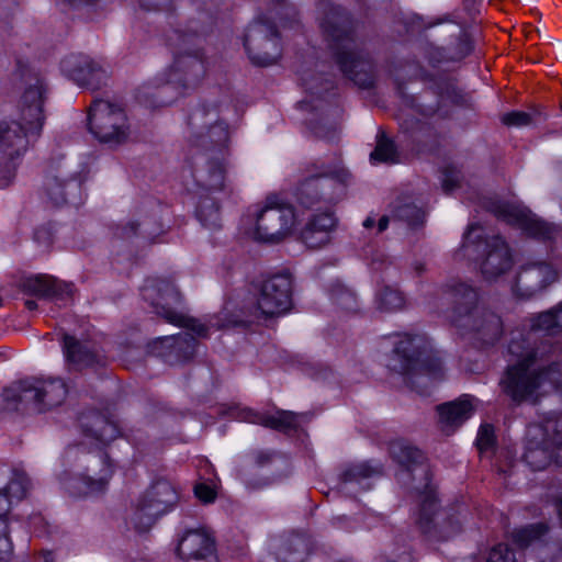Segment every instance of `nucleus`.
Here are the masks:
<instances>
[{
	"mask_svg": "<svg viewBox=\"0 0 562 562\" xmlns=\"http://www.w3.org/2000/svg\"><path fill=\"white\" fill-rule=\"evenodd\" d=\"M562 328V304L532 318L530 330L513 336L508 366L499 384L515 403H537L554 391L562 396V363L553 361L558 348L548 341L537 344L540 333Z\"/></svg>",
	"mask_w": 562,
	"mask_h": 562,
	"instance_id": "1",
	"label": "nucleus"
},
{
	"mask_svg": "<svg viewBox=\"0 0 562 562\" xmlns=\"http://www.w3.org/2000/svg\"><path fill=\"white\" fill-rule=\"evenodd\" d=\"M44 85L36 79L22 95L19 117L0 122V164H8L25 153L30 138L37 136L44 124Z\"/></svg>",
	"mask_w": 562,
	"mask_h": 562,
	"instance_id": "2",
	"label": "nucleus"
},
{
	"mask_svg": "<svg viewBox=\"0 0 562 562\" xmlns=\"http://www.w3.org/2000/svg\"><path fill=\"white\" fill-rule=\"evenodd\" d=\"M524 460L536 471L552 462L562 465V415H550L528 426Z\"/></svg>",
	"mask_w": 562,
	"mask_h": 562,
	"instance_id": "3",
	"label": "nucleus"
},
{
	"mask_svg": "<svg viewBox=\"0 0 562 562\" xmlns=\"http://www.w3.org/2000/svg\"><path fill=\"white\" fill-rule=\"evenodd\" d=\"M67 395V386L60 379L32 378L7 387L3 398L9 407L44 411L60 405Z\"/></svg>",
	"mask_w": 562,
	"mask_h": 562,
	"instance_id": "4",
	"label": "nucleus"
},
{
	"mask_svg": "<svg viewBox=\"0 0 562 562\" xmlns=\"http://www.w3.org/2000/svg\"><path fill=\"white\" fill-rule=\"evenodd\" d=\"M143 296L145 300L151 302L153 306L156 308V313L162 316L167 322L179 327L188 328L196 336L206 335L207 328L198 319L188 317L173 307V305L180 303L181 296L170 282L159 280L146 283L143 288Z\"/></svg>",
	"mask_w": 562,
	"mask_h": 562,
	"instance_id": "5",
	"label": "nucleus"
},
{
	"mask_svg": "<svg viewBox=\"0 0 562 562\" xmlns=\"http://www.w3.org/2000/svg\"><path fill=\"white\" fill-rule=\"evenodd\" d=\"M420 336L405 334L396 342L394 352L401 359L400 372L413 373L412 383H422L425 378L437 381L442 378V366L437 357L424 356L419 350L424 344Z\"/></svg>",
	"mask_w": 562,
	"mask_h": 562,
	"instance_id": "6",
	"label": "nucleus"
},
{
	"mask_svg": "<svg viewBox=\"0 0 562 562\" xmlns=\"http://www.w3.org/2000/svg\"><path fill=\"white\" fill-rule=\"evenodd\" d=\"M89 130L101 143L121 144L128 137L130 124L120 105L98 100L90 108Z\"/></svg>",
	"mask_w": 562,
	"mask_h": 562,
	"instance_id": "7",
	"label": "nucleus"
},
{
	"mask_svg": "<svg viewBox=\"0 0 562 562\" xmlns=\"http://www.w3.org/2000/svg\"><path fill=\"white\" fill-rule=\"evenodd\" d=\"M296 218L292 206L268 199L266 205L256 216L254 238L278 243L289 236Z\"/></svg>",
	"mask_w": 562,
	"mask_h": 562,
	"instance_id": "8",
	"label": "nucleus"
},
{
	"mask_svg": "<svg viewBox=\"0 0 562 562\" xmlns=\"http://www.w3.org/2000/svg\"><path fill=\"white\" fill-rule=\"evenodd\" d=\"M245 48L250 59L260 66L274 64L280 55V40L276 27L268 22H255L246 31Z\"/></svg>",
	"mask_w": 562,
	"mask_h": 562,
	"instance_id": "9",
	"label": "nucleus"
},
{
	"mask_svg": "<svg viewBox=\"0 0 562 562\" xmlns=\"http://www.w3.org/2000/svg\"><path fill=\"white\" fill-rule=\"evenodd\" d=\"M292 279L289 274H277L268 279L261 288L257 308L267 317L279 316L291 307Z\"/></svg>",
	"mask_w": 562,
	"mask_h": 562,
	"instance_id": "10",
	"label": "nucleus"
},
{
	"mask_svg": "<svg viewBox=\"0 0 562 562\" xmlns=\"http://www.w3.org/2000/svg\"><path fill=\"white\" fill-rule=\"evenodd\" d=\"M63 72L77 85L99 89L109 78L108 69L85 55H70L61 61Z\"/></svg>",
	"mask_w": 562,
	"mask_h": 562,
	"instance_id": "11",
	"label": "nucleus"
},
{
	"mask_svg": "<svg viewBox=\"0 0 562 562\" xmlns=\"http://www.w3.org/2000/svg\"><path fill=\"white\" fill-rule=\"evenodd\" d=\"M330 37V46L341 71L360 86H366L367 80L360 77L364 63L353 50V41L350 35L339 29H335Z\"/></svg>",
	"mask_w": 562,
	"mask_h": 562,
	"instance_id": "12",
	"label": "nucleus"
},
{
	"mask_svg": "<svg viewBox=\"0 0 562 562\" xmlns=\"http://www.w3.org/2000/svg\"><path fill=\"white\" fill-rule=\"evenodd\" d=\"M475 251L483 254L480 262L482 274L491 280L504 273L512 266L509 249L499 237H493L491 240H479L475 244Z\"/></svg>",
	"mask_w": 562,
	"mask_h": 562,
	"instance_id": "13",
	"label": "nucleus"
},
{
	"mask_svg": "<svg viewBox=\"0 0 562 562\" xmlns=\"http://www.w3.org/2000/svg\"><path fill=\"white\" fill-rule=\"evenodd\" d=\"M497 217L520 226L529 235L539 238H551L554 228L536 217L528 209L519 205H501L495 211Z\"/></svg>",
	"mask_w": 562,
	"mask_h": 562,
	"instance_id": "14",
	"label": "nucleus"
},
{
	"mask_svg": "<svg viewBox=\"0 0 562 562\" xmlns=\"http://www.w3.org/2000/svg\"><path fill=\"white\" fill-rule=\"evenodd\" d=\"M190 124L198 131L199 137L207 138L212 144L222 145L228 138L227 126L218 120L216 109H196L190 116Z\"/></svg>",
	"mask_w": 562,
	"mask_h": 562,
	"instance_id": "15",
	"label": "nucleus"
},
{
	"mask_svg": "<svg viewBox=\"0 0 562 562\" xmlns=\"http://www.w3.org/2000/svg\"><path fill=\"white\" fill-rule=\"evenodd\" d=\"M241 422L262 425L277 430L295 429L305 419V415H297L290 411H277L273 414L255 412L251 408H240L236 414Z\"/></svg>",
	"mask_w": 562,
	"mask_h": 562,
	"instance_id": "16",
	"label": "nucleus"
},
{
	"mask_svg": "<svg viewBox=\"0 0 562 562\" xmlns=\"http://www.w3.org/2000/svg\"><path fill=\"white\" fill-rule=\"evenodd\" d=\"M212 539L204 529H191L180 538L177 552L186 562H201L212 553Z\"/></svg>",
	"mask_w": 562,
	"mask_h": 562,
	"instance_id": "17",
	"label": "nucleus"
},
{
	"mask_svg": "<svg viewBox=\"0 0 562 562\" xmlns=\"http://www.w3.org/2000/svg\"><path fill=\"white\" fill-rule=\"evenodd\" d=\"M456 322L460 327H470L475 330L487 344L496 340L502 334L501 318L493 313H480L474 310L467 312Z\"/></svg>",
	"mask_w": 562,
	"mask_h": 562,
	"instance_id": "18",
	"label": "nucleus"
},
{
	"mask_svg": "<svg viewBox=\"0 0 562 562\" xmlns=\"http://www.w3.org/2000/svg\"><path fill=\"white\" fill-rule=\"evenodd\" d=\"M473 398L463 395L459 400L438 406L439 423L447 434L469 419L473 414Z\"/></svg>",
	"mask_w": 562,
	"mask_h": 562,
	"instance_id": "19",
	"label": "nucleus"
},
{
	"mask_svg": "<svg viewBox=\"0 0 562 562\" xmlns=\"http://www.w3.org/2000/svg\"><path fill=\"white\" fill-rule=\"evenodd\" d=\"M111 474V465L105 463L100 476L93 477L91 475H83L66 480L63 485L65 490L75 497L94 495L106 488Z\"/></svg>",
	"mask_w": 562,
	"mask_h": 562,
	"instance_id": "20",
	"label": "nucleus"
},
{
	"mask_svg": "<svg viewBox=\"0 0 562 562\" xmlns=\"http://www.w3.org/2000/svg\"><path fill=\"white\" fill-rule=\"evenodd\" d=\"M24 286L32 293L41 296H55L65 299L72 295V284L58 281L50 277H33L25 281Z\"/></svg>",
	"mask_w": 562,
	"mask_h": 562,
	"instance_id": "21",
	"label": "nucleus"
},
{
	"mask_svg": "<svg viewBox=\"0 0 562 562\" xmlns=\"http://www.w3.org/2000/svg\"><path fill=\"white\" fill-rule=\"evenodd\" d=\"M144 496L156 507V513H168L178 502V492L168 481L155 482Z\"/></svg>",
	"mask_w": 562,
	"mask_h": 562,
	"instance_id": "22",
	"label": "nucleus"
},
{
	"mask_svg": "<svg viewBox=\"0 0 562 562\" xmlns=\"http://www.w3.org/2000/svg\"><path fill=\"white\" fill-rule=\"evenodd\" d=\"M162 513H156V507L143 495L135 504L130 522L139 531H147Z\"/></svg>",
	"mask_w": 562,
	"mask_h": 562,
	"instance_id": "23",
	"label": "nucleus"
},
{
	"mask_svg": "<svg viewBox=\"0 0 562 562\" xmlns=\"http://www.w3.org/2000/svg\"><path fill=\"white\" fill-rule=\"evenodd\" d=\"M64 351L67 361L78 367L90 366L94 361L90 347L69 335L64 336Z\"/></svg>",
	"mask_w": 562,
	"mask_h": 562,
	"instance_id": "24",
	"label": "nucleus"
},
{
	"mask_svg": "<svg viewBox=\"0 0 562 562\" xmlns=\"http://www.w3.org/2000/svg\"><path fill=\"white\" fill-rule=\"evenodd\" d=\"M557 279L555 271L546 263H539L533 266L532 268L526 269L519 277V282L522 284H528L533 280H540L541 284L538 286V290L543 289L547 284L553 282ZM537 289H531L529 295L533 294Z\"/></svg>",
	"mask_w": 562,
	"mask_h": 562,
	"instance_id": "25",
	"label": "nucleus"
},
{
	"mask_svg": "<svg viewBox=\"0 0 562 562\" xmlns=\"http://www.w3.org/2000/svg\"><path fill=\"white\" fill-rule=\"evenodd\" d=\"M391 454L400 464L409 470L413 464H418L424 459L420 450L403 441H396L391 445Z\"/></svg>",
	"mask_w": 562,
	"mask_h": 562,
	"instance_id": "26",
	"label": "nucleus"
},
{
	"mask_svg": "<svg viewBox=\"0 0 562 562\" xmlns=\"http://www.w3.org/2000/svg\"><path fill=\"white\" fill-rule=\"evenodd\" d=\"M549 532L546 524H532L514 532V541L521 546L527 547L536 541L542 540Z\"/></svg>",
	"mask_w": 562,
	"mask_h": 562,
	"instance_id": "27",
	"label": "nucleus"
},
{
	"mask_svg": "<svg viewBox=\"0 0 562 562\" xmlns=\"http://www.w3.org/2000/svg\"><path fill=\"white\" fill-rule=\"evenodd\" d=\"M372 164L397 162V153L391 140H389L383 133L378 135L375 149L370 155Z\"/></svg>",
	"mask_w": 562,
	"mask_h": 562,
	"instance_id": "28",
	"label": "nucleus"
},
{
	"mask_svg": "<svg viewBox=\"0 0 562 562\" xmlns=\"http://www.w3.org/2000/svg\"><path fill=\"white\" fill-rule=\"evenodd\" d=\"M176 69L172 70L169 82L172 85L179 83L181 81L180 71L183 72L184 77V86L193 83L192 71L202 69L201 63L196 58H188L184 60H177L175 65Z\"/></svg>",
	"mask_w": 562,
	"mask_h": 562,
	"instance_id": "29",
	"label": "nucleus"
},
{
	"mask_svg": "<svg viewBox=\"0 0 562 562\" xmlns=\"http://www.w3.org/2000/svg\"><path fill=\"white\" fill-rule=\"evenodd\" d=\"M29 487L30 482L27 476L22 472H16L8 485L0 491L8 495V497L12 499V503H14L21 501L26 495Z\"/></svg>",
	"mask_w": 562,
	"mask_h": 562,
	"instance_id": "30",
	"label": "nucleus"
},
{
	"mask_svg": "<svg viewBox=\"0 0 562 562\" xmlns=\"http://www.w3.org/2000/svg\"><path fill=\"white\" fill-rule=\"evenodd\" d=\"M379 308L383 311H397L405 304L402 293L391 286L384 288L378 295Z\"/></svg>",
	"mask_w": 562,
	"mask_h": 562,
	"instance_id": "31",
	"label": "nucleus"
},
{
	"mask_svg": "<svg viewBox=\"0 0 562 562\" xmlns=\"http://www.w3.org/2000/svg\"><path fill=\"white\" fill-rule=\"evenodd\" d=\"M302 239L307 247L319 248L329 241V235L317 229V222H310L302 232Z\"/></svg>",
	"mask_w": 562,
	"mask_h": 562,
	"instance_id": "32",
	"label": "nucleus"
},
{
	"mask_svg": "<svg viewBox=\"0 0 562 562\" xmlns=\"http://www.w3.org/2000/svg\"><path fill=\"white\" fill-rule=\"evenodd\" d=\"M321 181L318 178H311L301 183L297 189V198L302 205L310 206L316 199Z\"/></svg>",
	"mask_w": 562,
	"mask_h": 562,
	"instance_id": "33",
	"label": "nucleus"
},
{
	"mask_svg": "<svg viewBox=\"0 0 562 562\" xmlns=\"http://www.w3.org/2000/svg\"><path fill=\"white\" fill-rule=\"evenodd\" d=\"M13 552V546L9 537L8 521L0 517V561H7Z\"/></svg>",
	"mask_w": 562,
	"mask_h": 562,
	"instance_id": "34",
	"label": "nucleus"
},
{
	"mask_svg": "<svg viewBox=\"0 0 562 562\" xmlns=\"http://www.w3.org/2000/svg\"><path fill=\"white\" fill-rule=\"evenodd\" d=\"M486 562H517V560L513 550L505 544H498L490 551Z\"/></svg>",
	"mask_w": 562,
	"mask_h": 562,
	"instance_id": "35",
	"label": "nucleus"
},
{
	"mask_svg": "<svg viewBox=\"0 0 562 562\" xmlns=\"http://www.w3.org/2000/svg\"><path fill=\"white\" fill-rule=\"evenodd\" d=\"M502 122L507 126L520 127L529 125L531 123V116L526 112L514 111L504 114L502 116Z\"/></svg>",
	"mask_w": 562,
	"mask_h": 562,
	"instance_id": "36",
	"label": "nucleus"
},
{
	"mask_svg": "<svg viewBox=\"0 0 562 562\" xmlns=\"http://www.w3.org/2000/svg\"><path fill=\"white\" fill-rule=\"evenodd\" d=\"M494 429L491 425H482L476 437V445L480 451H485L493 446Z\"/></svg>",
	"mask_w": 562,
	"mask_h": 562,
	"instance_id": "37",
	"label": "nucleus"
},
{
	"mask_svg": "<svg viewBox=\"0 0 562 562\" xmlns=\"http://www.w3.org/2000/svg\"><path fill=\"white\" fill-rule=\"evenodd\" d=\"M435 508L436 498L432 495H427L424 499L419 517V524L422 528L425 529L426 532H428L427 524L432 520L429 513L432 512Z\"/></svg>",
	"mask_w": 562,
	"mask_h": 562,
	"instance_id": "38",
	"label": "nucleus"
},
{
	"mask_svg": "<svg viewBox=\"0 0 562 562\" xmlns=\"http://www.w3.org/2000/svg\"><path fill=\"white\" fill-rule=\"evenodd\" d=\"M378 472H379V470L376 468H373L368 463H361V464L355 465L352 469H350L346 475L351 481V480H358V479H363V477H370Z\"/></svg>",
	"mask_w": 562,
	"mask_h": 562,
	"instance_id": "39",
	"label": "nucleus"
},
{
	"mask_svg": "<svg viewBox=\"0 0 562 562\" xmlns=\"http://www.w3.org/2000/svg\"><path fill=\"white\" fill-rule=\"evenodd\" d=\"M311 222H317V229L325 231L327 235L335 227V217L328 212L315 215Z\"/></svg>",
	"mask_w": 562,
	"mask_h": 562,
	"instance_id": "40",
	"label": "nucleus"
},
{
	"mask_svg": "<svg viewBox=\"0 0 562 562\" xmlns=\"http://www.w3.org/2000/svg\"><path fill=\"white\" fill-rule=\"evenodd\" d=\"M194 494L200 501L204 503L213 502L215 498V491L204 483H199L195 485Z\"/></svg>",
	"mask_w": 562,
	"mask_h": 562,
	"instance_id": "41",
	"label": "nucleus"
},
{
	"mask_svg": "<svg viewBox=\"0 0 562 562\" xmlns=\"http://www.w3.org/2000/svg\"><path fill=\"white\" fill-rule=\"evenodd\" d=\"M100 423L103 424V427L99 429L98 438L102 442H108V441L114 439L117 435L116 427L113 424L108 423V422L100 420Z\"/></svg>",
	"mask_w": 562,
	"mask_h": 562,
	"instance_id": "42",
	"label": "nucleus"
},
{
	"mask_svg": "<svg viewBox=\"0 0 562 562\" xmlns=\"http://www.w3.org/2000/svg\"><path fill=\"white\" fill-rule=\"evenodd\" d=\"M207 187L211 190H220L224 187V170L222 167H216L211 172Z\"/></svg>",
	"mask_w": 562,
	"mask_h": 562,
	"instance_id": "43",
	"label": "nucleus"
},
{
	"mask_svg": "<svg viewBox=\"0 0 562 562\" xmlns=\"http://www.w3.org/2000/svg\"><path fill=\"white\" fill-rule=\"evenodd\" d=\"M482 228L479 225H471L465 234L463 247L468 250L470 244H474L477 238L481 237Z\"/></svg>",
	"mask_w": 562,
	"mask_h": 562,
	"instance_id": "44",
	"label": "nucleus"
},
{
	"mask_svg": "<svg viewBox=\"0 0 562 562\" xmlns=\"http://www.w3.org/2000/svg\"><path fill=\"white\" fill-rule=\"evenodd\" d=\"M420 210L416 209L415 206H405L400 210L398 216L402 218H405L409 223H414V218L419 217Z\"/></svg>",
	"mask_w": 562,
	"mask_h": 562,
	"instance_id": "45",
	"label": "nucleus"
},
{
	"mask_svg": "<svg viewBox=\"0 0 562 562\" xmlns=\"http://www.w3.org/2000/svg\"><path fill=\"white\" fill-rule=\"evenodd\" d=\"M356 299L352 293L345 291L337 297V303L344 308L351 310Z\"/></svg>",
	"mask_w": 562,
	"mask_h": 562,
	"instance_id": "46",
	"label": "nucleus"
},
{
	"mask_svg": "<svg viewBox=\"0 0 562 562\" xmlns=\"http://www.w3.org/2000/svg\"><path fill=\"white\" fill-rule=\"evenodd\" d=\"M12 504H13L12 499H10L8 497V495H5L3 492L0 491V517L1 518L7 519L5 516L9 513Z\"/></svg>",
	"mask_w": 562,
	"mask_h": 562,
	"instance_id": "47",
	"label": "nucleus"
},
{
	"mask_svg": "<svg viewBox=\"0 0 562 562\" xmlns=\"http://www.w3.org/2000/svg\"><path fill=\"white\" fill-rule=\"evenodd\" d=\"M458 184V179L454 175L447 173L442 180V189L445 192L449 193L456 188Z\"/></svg>",
	"mask_w": 562,
	"mask_h": 562,
	"instance_id": "48",
	"label": "nucleus"
},
{
	"mask_svg": "<svg viewBox=\"0 0 562 562\" xmlns=\"http://www.w3.org/2000/svg\"><path fill=\"white\" fill-rule=\"evenodd\" d=\"M460 530V524L458 521L450 522L449 526H441L440 532L443 533L445 538H449Z\"/></svg>",
	"mask_w": 562,
	"mask_h": 562,
	"instance_id": "49",
	"label": "nucleus"
},
{
	"mask_svg": "<svg viewBox=\"0 0 562 562\" xmlns=\"http://www.w3.org/2000/svg\"><path fill=\"white\" fill-rule=\"evenodd\" d=\"M462 290H464L463 296L467 302H472L476 300V292L470 288H467L465 285L461 286Z\"/></svg>",
	"mask_w": 562,
	"mask_h": 562,
	"instance_id": "50",
	"label": "nucleus"
},
{
	"mask_svg": "<svg viewBox=\"0 0 562 562\" xmlns=\"http://www.w3.org/2000/svg\"><path fill=\"white\" fill-rule=\"evenodd\" d=\"M389 226V217L387 216H382L379 221V232H383Z\"/></svg>",
	"mask_w": 562,
	"mask_h": 562,
	"instance_id": "51",
	"label": "nucleus"
},
{
	"mask_svg": "<svg viewBox=\"0 0 562 562\" xmlns=\"http://www.w3.org/2000/svg\"><path fill=\"white\" fill-rule=\"evenodd\" d=\"M557 512L560 520L562 521V497L557 503Z\"/></svg>",
	"mask_w": 562,
	"mask_h": 562,
	"instance_id": "52",
	"label": "nucleus"
},
{
	"mask_svg": "<svg viewBox=\"0 0 562 562\" xmlns=\"http://www.w3.org/2000/svg\"><path fill=\"white\" fill-rule=\"evenodd\" d=\"M25 305H26V307H27L29 310H34V308L36 307V303H35V301H32V300H27V301L25 302Z\"/></svg>",
	"mask_w": 562,
	"mask_h": 562,
	"instance_id": "53",
	"label": "nucleus"
},
{
	"mask_svg": "<svg viewBox=\"0 0 562 562\" xmlns=\"http://www.w3.org/2000/svg\"><path fill=\"white\" fill-rule=\"evenodd\" d=\"M373 224H374V220H373V218H371V217H368V218L363 222L364 227H371V226H373Z\"/></svg>",
	"mask_w": 562,
	"mask_h": 562,
	"instance_id": "54",
	"label": "nucleus"
},
{
	"mask_svg": "<svg viewBox=\"0 0 562 562\" xmlns=\"http://www.w3.org/2000/svg\"><path fill=\"white\" fill-rule=\"evenodd\" d=\"M44 562H53L52 555H50L49 553H47V554L44 557Z\"/></svg>",
	"mask_w": 562,
	"mask_h": 562,
	"instance_id": "55",
	"label": "nucleus"
},
{
	"mask_svg": "<svg viewBox=\"0 0 562 562\" xmlns=\"http://www.w3.org/2000/svg\"><path fill=\"white\" fill-rule=\"evenodd\" d=\"M56 200V203H59V202H65L66 199L64 196H61L60 199H57V198H54Z\"/></svg>",
	"mask_w": 562,
	"mask_h": 562,
	"instance_id": "56",
	"label": "nucleus"
},
{
	"mask_svg": "<svg viewBox=\"0 0 562 562\" xmlns=\"http://www.w3.org/2000/svg\"><path fill=\"white\" fill-rule=\"evenodd\" d=\"M199 217L201 221H204L202 211H199Z\"/></svg>",
	"mask_w": 562,
	"mask_h": 562,
	"instance_id": "57",
	"label": "nucleus"
},
{
	"mask_svg": "<svg viewBox=\"0 0 562 562\" xmlns=\"http://www.w3.org/2000/svg\"><path fill=\"white\" fill-rule=\"evenodd\" d=\"M49 194H50L52 196H54V194H55V193L52 191V189H49Z\"/></svg>",
	"mask_w": 562,
	"mask_h": 562,
	"instance_id": "58",
	"label": "nucleus"
}]
</instances>
